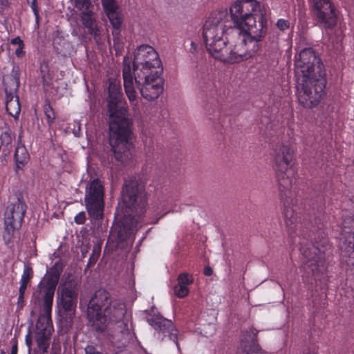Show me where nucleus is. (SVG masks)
Segmentation results:
<instances>
[{"label":"nucleus","mask_w":354,"mask_h":354,"mask_svg":"<svg viewBox=\"0 0 354 354\" xmlns=\"http://www.w3.org/2000/svg\"><path fill=\"white\" fill-rule=\"evenodd\" d=\"M86 220V214L84 212H80L75 216L74 221L78 225H82Z\"/></svg>","instance_id":"4c0bfd02"},{"label":"nucleus","mask_w":354,"mask_h":354,"mask_svg":"<svg viewBox=\"0 0 354 354\" xmlns=\"http://www.w3.org/2000/svg\"><path fill=\"white\" fill-rule=\"evenodd\" d=\"M318 22L325 28H333L337 24L335 8L331 0H312Z\"/></svg>","instance_id":"2eb2a0df"},{"label":"nucleus","mask_w":354,"mask_h":354,"mask_svg":"<svg viewBox=\"0 0 354 354\" xmlns=\"http://www.w3.org/2000/svg\"><path fill=\"white\" fill-rule=\"evenodd\" d=\"M293 150L288 145H278L274 153V169L279 187L281 191L289 190L292 185L295 171L291 166Z\"/></svg>","instance_id":"1a4fd4ad"},{"label":"nucleus","mask_w":354,"mask_h":354,"mask_svg":"<svg viewBox=\"0 0 354 354\" xmlns=\"http://www.w3.org/2000/svg\"><path fill=\"white\" fill-rule=\"evenodd\" d=\"M61 269L57 263L53 266L39 283L31 299V316L38 315L36 323L35 341L38 348L47 352L53 330L51 311L53 297L59 281Z\"/></svg>","instance_id":"f03ea898"},{"label":"nucleus","mask_w":354,"mask_h":354,"mask_svg":"<svg viewBox=\"0 0 354 354\" xmlns=\"http://www.w3.org/2000/svg\"><path fill=\"white\" fill-rule=\"evenodd\" d=\"M11 44L13 45L24 46V41L20 39L19 37L12 39Z\"/></svg>","instance_id":"79ce46f5"},{"label":"nucleus","mask_w":354,"mask_h":354,"mask_svg":"<svg viewBox=\"0 0 354 354\" xmlns=\"http://www.w3.org/2000/svg\"><path fill=\"white\" fill-rule=\"evenodd\" d=\"M216 354H229L228 348L225 347L220 348L216 351Z\"/></svg>","instance_id":"a18cd8bd"},{"label":"nucleus","mask_w":354,"mask_h":354,"mask_svg":"<svg viewBox=\"0 0 354 354\" xmlns=\"http://www.w3.org/2000/svg\"><path fill=\"white\" fill-rule=\"evenodd\" d=\"M27 2L28 4L30 5V7L34 12V15H35L36 19L38 20L39 10L37 6V0H27Z\"/></svg>","instance_id":"58836bf2"},{"label":"nucleus","mask_w":354,"mask_h":354,"mask_svg":"<svg viewBox=\"0 0 354 354\" xmlns=\"http://www.w3.org/2000/svg\"><path fill=\"white\" fill-rule=\"evenodd\" d=\"M44 112L46 115L48 124L49 127H51L56 118V114L49 102L45 103L44 106Z\"/></svg>","instance_id":"473e14b6"},{"label":"nucleus","mask_w":354,"mask_h":354,"mask_svg":"<svg viewBox=\"0 0 354 354\" xmlns=\"http://www.w3.org/2000/svg\"><path fill=\"white\" fill-rule=\"evenodd\" d=\"M156 62H161L154 48L149 45H141L134 53L133 67L151 64Z\"/></svg>","instance_id":"4be33fe9"},{"label":"nucleus","mask_w":354,"mask_h":354,"mask_svg":"<svg viewBox=\"0 0 354 354\" xmlns=\"http://www.w3.org/2000/svg\"><path fill=\"white\" fill-rule=\"evenodd\" d=\"M296 95L306 109L317 106L325 94L326 84L324 64L312 48L301 50L295 59Z\"/></svg>","instance_id":"f257e3e1"},{"label":"nucleus","mask_w":354,"mask_h":354,"mask_svg":"<svg viewBox=\"0 0 354 354\" xmlns=\"http://www.w3.org/2000/svg\"><path fill=\"white\" fill-rule=\"evenodd\" d=\"M26 210V203L20 198L8 205L4 213L6 233L3 236L4 239L7 236L10 240L15 232L21 228Z\"/></svg>","instance_id":"ddd939ff"},{"label":"nucleus","mask_w":354,"mask_h":354,"mask_svg":"<svg viewBox=\"0 0 354 354\" xmlns=\"http://www.w3.org/2000/svg\"><path fill=\"white\" fill-rule=\"evenodd\" d=\"M15 138L14 134L12 133L9 128L3 131L0 136V140L3 147L2 152L4 156H8L10 153L12 148V141Z\"/></svg>","instance_id":"c85d7f7f"},{"label":"nucleus","mask_w":354,"mask_h":354,"mask_svg":"<svg viewBox=\"0 0 354 354\" xmlns=\"http://www.w3.org/2000/svg\"><path fill=\"white\" fill-rule=\"evenodd\" d=\"M109 113V145L111 156L124 165L133 158L132 120L128 117V106L124 98L108 100Z\"/></svg>","instance_id":"7ed1b4c3"},{"label":"nucleus","mask_w":354,"mask_h":354,"mask_svg":"<svg viewBox=\"0 0 354 354\" xmlns=\"http://www.w3.org/2000/svg\"><path fill=\"white\" fill-rule=\"evenodd\" d=\"M0 354H5V353L3 352V351L1 350L0 351Z\"/></svg>","instance_id":"864d4df0"},{"label":"nucleus","mask_w":354,"mask_h":354,"mask_svg":"<svg viewBox=\"0 0 354 354\" xmlns=\"http://www.w3.org/2000/svg\"><path fill=\"white\" fill-rule=\"evenodd\" d=\"M277 26L279 30L284 31L289 28L290 23L288 20L280 19L277 22Z\"/></svg>","instance_id":"e433bc0d"},{"label":"nucleus","mask_w":354,"mask_h":354,"mask_svg":"<svg viewBox=\"0 0 354 354\" xmlns=\"http://www.w3.org/2000/svg\"><path fill=\"white\" fill-rule=\"evenodd\" d=\"M10 354H17V344L12 345L11 352Z\"/></svg>","instance_id":"8fccbe9b"},{"label":"nucleus","mask_w":354,"mask_h":354,"mask_svg":"<svg viewBox=\"0 0 354 354\" xmlns=\"http://www.w3.org/2000/svg\"><path fill=\"white\" fill-rule=\"evenodd\" d=\"M122 203L127 212H136V215L144 213L147 205L146 194L142 185L136 180L125 182L122 192Z\"/></svg>","instance_id":"9b49d317"},{"label":"nucleus","mask_w":354,"mask_h":354,"mask_svg":"<svg viewBox=\"0 0 354 354\" xmlns=\"http://www.w3.org/2000/svg\"><path fill=\"white\" fill-rule=\"evenodd\" d=\"M147 322L155 329L159 336H162V339L168 336L178 346V331L171 320L160 315H156L148 318Z\"/></svg>","instance_id":"6ab92c4d"},{"label":"nucleus","mask_w":354,"mask_h":354,"mask_svg":"<svg viewBox=\"0 0 354 354\" xmlns=\"http://www.w3.org/2000/svg\"><path fill=\"white\" fill-rule=\"evenodd\" d=\"M196 49H197V45L194 42L192 41L191 43V48H190V51L192 53H194L196 51Z\"/></svg>","instance_id":"de8ad7c7"},{"label":"nucleus","mask_w":354,"mask_h":354,"mask_svg":"<svg viewBox=\"0 0 354 354\" xmlns=\"http://www.w3.org/2000/svg\"><path fill=\"white\" fill-rule=\"evenodd\" d=\"M177 281V284L174 287V294L179 298H183L188 295V286L193 283L194 279L191 274L183 272L178 275Z\"/></svg>","instance_id":"393cba45"},{"label":"nucleus","mask_w":354,"mask_h":354,"mask_svg":"<svg viewBox=\"0 0 354 354\" xmlns=\"http://www.w3.org/2000/svg\"><path fill=\"white\" fill-rule=\"evenodd\" d=\"M136 82L142 97L148 101L156 100L163 91V79L152 78Z\"/></svg>","instance_id":"aec40b11"},{"label":"nucleus","mask_w":354,"mask_h":354,"mask_svg":"<svg viewBox=\"0 0 354 354\" xmlns=\"http://www.w3.org/2000/svg\"><path fill=\"white\" fill-rule=\"evenodd\" d=\"M122 330L115 333L113 335V339L115 343H118V347L126 346L129 343L133 337L130 329L128 328L127 324L122 322L120 327L122 328Z\"/></svg>","instance_id":"cd10ccee"},{"label":"nucleus","mask_w":354,"mask_h":354,"mask_svg":"<svg viewBox=\"0 0 354 354\" xmlns=\"http://www.w3.org/2000/svg\"><path fill=\"white\" fill-rule=\"evenodd\" d=\"M283 215L288 232L290 234L295 233L297 229L298 218L292 205L288 201L284 203Z\"/></svg>","instance_id":"5701e85b"},{"label":"nucleus","mask_w":354,"mask_h":354,"mask_svg":"<svg viewBox=\"0 0 354 354\" xmlns=\"http://www.w3.org/2000/svg\"><path fill=\"white\" fill-rule=\"evenodd\" d=\"M29 158V153L25 146L18 144L15 152L16 170H22L24 166L28 163Z\"/></svg>","instance_id":"bb28decb"},{"label":"nucleus","mask_w":354,"mask_h":354,"mask_svg":"<svg viewBox=\"0 0 354 354\" xmlns=\"http://www.w3.org/2000/svg\"><path fill=\"white\" fill-rule=\"evenodd\" d=\"M323 225H323V223H319V224L317 225V227H318L319 229H321V228L323 227Z\"/></svg>","instance_id":"603ef678"},{"label":"nucleus","mask_w":354,"mask_h":354,"mask_svg":"<svg viewBox=\"0 0 354 354\" xmlns=\"http://www.w3.org/2000/svg\"><path fill=\"white\" fill-rule=\"evenodd\" d=\"M259 330L250 327L242 331L236 354L261 353L262 348L258 343Z\"/></svg>","instance_id":"f3484780"},{"label":"nucleus","mask_w":354,"mask_h":354,"mask_svg":"<svg viewBox=\"0 0 354 354\" xmlns=\"http://www.w3.org/2000/svg\"><path fill=\"white\" fill-rule=\"evenodd\" d=\"M91 3L89 0H75V7L84 12V11L91 10L90 7Z\"/></svg>","instance_id":"f704fd0d"},{"label":"nucleus","mask_w":354,"mask_h":354,"mask_svg":"<svg viewBox=\"0 0 354 354\" xmlns=\"http://www.w3.org/2000/svg\"><path fill=\"white\" fill-rule=\"evenodd\" d=\"M124 98L120 85L111 82L109 86L108 100H117Z\"/></svg>","instance_id":"2f4dec72"},{"label":"nucleus","mask_w":354,"mask_h":354,"mask_svg":"<svg viewBox=\"0 0 354 354\" xmlns=\"http://www.w3.org/2000/svg\"><path fill=\"white\" fill-rule=\"evenodd\" d=\"M101 252V248L99 245H94L92 251V254L90 255L88 260V265L93 266L97 261Z\"/></svg>","instance_id":"c9c22d12"},{"label":"nucleus","mask_w":354,"mask_h":354,"mask_svg":"<svg viewBox=\"0 0 354 354\" xmlns=\"http://www.w3.org/2000/svg\"><path fill=\"white\" fill-rule=\"evenodd\" d=\"M304 354H317L316 353L313 352V351H308L307 353H305Z\"/></svg>","instance_id":"3c124183"},{"label":"nucleus","mask_w":354,"mask_h":354,"mask_svg":"<svg viewBox=\"0 0 354 354\" xmlns=\"http://www.w3.org/2000/svg\"><path fill=\"white\" fill-rule=\"evenodd\" d=\"M212 273H213V270L209 266H206L204 268V274L206 276H211L212 274Z\"/></svg>","instance_id":"49530a36"},{"label":"nucleus","mask_w":354,"mask_h":354,"mask_svg":"<svg viewBox=\"0 0 354 354\" xmlns=\"http://www.w3.org/2000/svg\"><path fill=\"white\" fill-rule=\"evenodd\" d=\"M330 249L328 239L322 232L313 241L301 244L302 267L306 274L317 276L326 269V254Z\"/></svg>","instance_id":"423d86ee"},{"label":"nucleus","mask_w":354,"mask_h":354,"mask_svg":"<svg viewBox=\"0 0 354 354\" xmlns=\"http://www.w3.org/2000/svg\"><path fill=\"white\" fill-rule=\"evenodd\" d=\"M103 8L108 7L109 9L113 8V5H116L115 0H101Z\"/></svg>","instance_id":"ea45409f"},{"label":"nucleus","mask_w":354,"mask_h":354,"mask_svg":"<svg viewBox=\"0 0 354 354\" xmlns=\"http://www.w3.org/2000/svg\"><path fill=\"white\" fill-rule=\"evenodd\" d=\"M136 216L130 213L124 214L122 219L111 229L109 241L115 242L116 248H122L123 243L136 231L138 224Z\"/></svg>","instance_id":"4468645a"},{"label":"nucleus","mask_w":354,"mask_h":354,"mask_svg":"<svg viewBox=\"0 0 354 354\" xmlns=\"http://www.w3.org/2000/svg\"><path fill=\"white\" fill-rule=\"evenodd\" d=\"M104 188L99 179L90 180L86 187L84 203L86 211L93 224L100 225L104 218Z\"/></svg>","instance_id":"9d476101"},{"label":"nucleus","mask_w":354,"mask_h":354,"mask_svg":"<svg viewBox=\"0 0 354 354\" xmlns=\"http://www.w3.org/2000/svg\"><path fill=\"white\" fill-rule=\"evenodd\" d=\"M112 301L111 295L104 289H99L95 291L90 299L87 317L90 324L96 330L102 331L104 329V318H97L102 314L104 308Z\"/></svg>","instance_id":"f8f14e48"},{"label":"nucleus","mask_w":354,"mask_h":354,"mask_svg":"<svg viewBox=\"0 0 354 354\" xmlns=\"http://www.w3.org/2000/svg\"><path fill=\"white\" fill-rule=\"evenodd\" d=\"M126 313L125 304L119 300H114L104 308L103 313L100 314L97 318H104L105 328L109 322H120L122 321Z\"/></svg>","instance_id":"412c9836"},{"label":"nucleus","mask_w":354,"mask_h":354,"mask_svg":"<svg viewBox=\"0 0 354 354\" xmlns=\"http://www.w3.org/2000/svg\"><path fill=\"white\" fill-rule=\"evenodd\" d=\"M244 32L233 46L227 47L226 44L223 50L217 54L216 59L225 62L237 63L254 56L259 49V41L267 32L262 33L260 37H256L251 31Z\"/></svg>","instance_id":"6e6552de"},{"label":"nucleus","mask_w":354,"mask_h":354,"mask_svg":"<svg viewBox=\"0 0 354 354\" xmlns=\"http://www.w3.org/2000/svg\"><path fill=\"white\" fill-rule=\"evenodd\" d=\"M50 354H59V353H57V352H53Z\"/></svg>","instance_id":"5fc2aeb1"},{"label":"nucleus","mask_w":354,"mask_h":354,"mask_svg":"<svg viewBox=\"0 0 354 354\" xmlns=\"http://www.w3.org/2000/svg\"><path fill=\"white\" fill-rule=\"evenodd\" d=\"M20 73L18 68H13L11 73L3 79L6 96L17 95L19 86Z\"/></svg>","instance_id":"b1692460"},{"label":"nucleus","mask_w":354,"mask_h":354,"mask_svg":"<svg viewBox=\"0 0 354 354\" xmlns=\"http://www.w3.org/2000/svg\"><path fill=\"white\" fill-rule=\"evenodd\" d=\"M33 277V271L30 266H25L21 275L20 283L28 286L30 280Z\"/></svg>","instance_id":"72a5a7b5"},{"label":"nucleus","mask_w":354,"mask_h":354,"mask_svg":"<svg viewBox=\"0 0 354 354\" xmlns=\"http://www.w3.org/2000/svg\"><path fill=\"white\" fill-rule=\"evenodd\" d=\"M104 9L113 27L118 29L122 24V17L117 12V4L113 5L111 9H109L108 7L104 8Z\"/></svg>","instance_id":"7c9ffc66"},{"label":"nucleus","mask_w":354,"mask_h":354,"mask_svg":"<svg viewBox=\"0 0 354 354\" xmlns=\"http://www.w3.org/2000/svg\"><path fill=\"white\" fill-rule=\"evenodd\" d=\"M231 25L242 31H251L252 35L260 37L267 32V20L261 4L256 0H240L230 8Z\"/></svg>","instance_id":"20e7f679"},{"label":"nucleus","mask_w":354,"mask_h":354,"mask_svg":"<svg viewBox=\"0 0 354 354\" xmlns=\"http://www.w3.org/2000/svg\"><path fill=\"white\" fill-rule=\"evenodd\" d=\"M82 24L88 30V32L94 37L100 35V30L94 12L92 10L84 11L80 13Z\"/></svg>","instance_id":"a878e982"},{"label":"nucleus","mask_w":354,"mask_h":354,"mask_svg":"<svg viewBox=\"0 0 354 354\" xmlns=\"http://www.w3.org/2000/svg\"><path fill=\"white\" fill-rule=\"evenodd\" d=\"M340 248L349 258V263L354 265V219L348 218L343 221L340 238Z\"/></svg>","instance_id":"a211bd4d"},{"label":"nucleus","mask_w":354,"mask_h":354,"mask_svg":"<svg viewBox=\"0 0 354 354\" xmlns=\"http://www.w3.org/2000/svg\"><path fill=\"white\" fill-rule=\"evenodd\" d=\"M6 107L8 113L17 118L20 113V104L17 95L6 96Z\"/></svg>","instance_id":"c756f323"},{"label":"nucleus","mask_w":354,"mask_h":354,"mask_svg":"<svg viewBox=\"0 0 354 354\" xmlns=\"http://www.w3.org/2000/svg\"><path fill=\"white\" fill-rule=\"evenodd\" d=\"M26 342L27 346L30 348V346H31V344H32V340H31V338L30 337V335H26Z\"/></svg>","instance_id":"09e8293b"},{"label":"nucleus","mask_w":354,"mask_h":354,"mask_svg":"<svg viewBox=\"0 0 354 354\" xmlns=\"http://www.w3.org/2000/svg\"><path fill=\"white\" fill-rule=\"evenodd\" d=\"M26 289H27V286L21 283L19 289V295L24 296Z\"/></svg>","instance_id":"37998d69"},{"label":"nucleus","mask_w":354,"mask_h":354,"mask_svg":"<svg viewBox=\"0 0 354 354\" xmlns=\"http://www.w3.org/2000/svg\"><path fill=\"white\" fill-rule=\"evenodd\" d=\"M124 58L122 70V76L125 93L133 106L136 109L138 106L137 94L133 85V80L136 82L152 78H161L163 68L161 62L151 64H145L133 67L134 77H133L130 63Z\"/></svg>","instance_id":"0eeeda50"},{"label":"nucleus","mask_w":354,"mask_h":354,"mask_svg":"<svg viewBox=\"0 0 354 354\" xmlns=\"http://www.w3.org/2000/svg\"><path fill=\"white\" fill-rule=\"evenodd\" d=\"M78 291L75 285L64 284L60 293L59 305L66 313V319L72 320L77 306Z\"/></svg>","instance_id":"dca6fc26"},{"label":"nucleus","mask_w":354,"mask_h":354,"mask_svg":"<svg viewBox=\"0 0 354 354\" xmlns=\"http://www.w3.org/2000/svg\"><path fill=\"white\" fill-rule=\"evenodd\" d=\"M226 10L213 12L203 26V36L208 52L216 59L227 44L225 34L232 28Z\"/></svg>","instance_id":"39448f33"},{"label":"nucleus","mask_w":354,"mask_h":354,"mask_svg":"<svg viewBox=\"0 0 354 354\" xmlns=\"http://www.w3.org/2000/svg\"><path fill=\"white\" fill-rule=\"evenodd\" d=\"M24 46H18L17 48L15 50V55L18 57H21L25 55V52L23 50Z\"/></svg>","instance_id":"a19ab883"},{"label":"nucleus","mask_w":354,"mask_h":354,"mask_svg":"<svg viewBox=\"0 0 354 354\" xmlns=\"http://www.w3.org/2000/svg\"><path fill=\"white\" fill-rule=\"evenodd\" d=\"M24 296L19 295L17 299V306L19 308H21L24 306Z\"/></svg>","instance_id":"c03bdc74"}]
</instances>
